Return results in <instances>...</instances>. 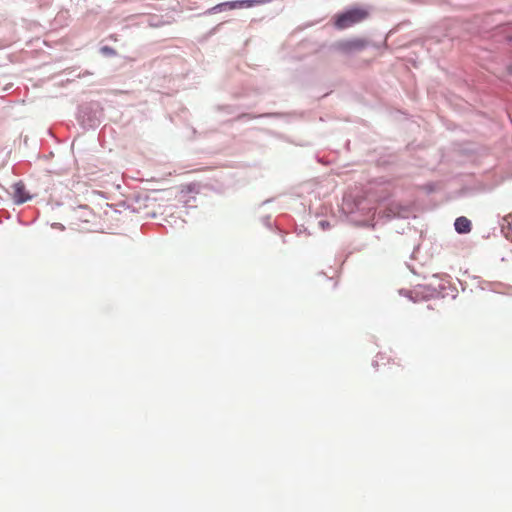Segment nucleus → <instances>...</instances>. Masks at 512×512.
Masks as SVG:
<instances>
[{
  "mask_svg": "<svg viewBox=\"0 0 512 512\" xmlns=\"http://www.w3.org/2000/svg\"><path fill=\"white\" fill-rule=\"evenodd\" d=\"M367 45L368 41L364 38L344 39L335 42L333 49L342 54L349 55L365 49Z\"/></svg>",
  "mask_w": 512,
  "mask_h": 512,
  "instance_id": "obj_2",
  "label": "nucleus"
},
{
  "mask_svg": "<svg viewBox=\"0 0 512 512\" xmlns=\"http://www.w3.org/2000/svg\"><path fill=\"white\" fill-rule=\"evenodd\" d=\"M369 15L367 8L353 7L335 15L334 25L337 29L344 30L365 21Z\"/></svg>",
  "mask_w": 512,
  "mask_h": 512,
  "instance_id": "obj_1",
  "label": "nucleus"
},
{
  "mask_svg": "<svg viewBox=\"0 0 512 512\" xmlns=\"http://www.w3.org/2000/svg\"><path fill=\"white\" fill-rule=\"evenodd\" d=\"M454 226L455 230L461 234L469 233L471 231V221L464 216L458 217L455 220Z\"/></svg>",
  "mask_w": 512,
  "mask_h": 512,
  "instance_id": "obj_4",
  "label": "nucleus"
},
{
  "mask_svg": "<svg viewBox=\"0 0 512 512\" xmlns=\"http://www.w3.org/2000/svg\"><path fill=\"white\" fill-rule=\"evenodd\" d=\"M320 224H321V226H322L323 228H326V227H328V226H329V223H328V222H326V221H321V222H320Z\"/></svg>",
  "mask_w": 512,
  "mask_h": 512,
  "instance_id": "obj_8",
  "label": "nucleus"
},
{
  "mask_svg": "<svg viewBox=\"0 0 512 512\" xmlns=\"http://www.w3.org/2000/svg\"><path fill=\"white\" fill-rule=\"evenodd\" d=\"M101 52L105 55H108V56H115L116 55V51L112 48V47H109V46H104L101 48Z\"/></svg>",
  "mask_w": 512,
  "mask_h": 512,
  "instance_id": "obj_6",
  "label": "nucleus"
},
{
  "mask_svg": "<svg viewBox=\"0 0 512 512\" xmlns=\"http://www.w3.org/2000/svg\"><path fill=\"white\" fill-rule=\"evenodd\" d=\"M377 359H378L376 361L377 363H378V361H382L383 362L384 360H389L388 357H386V355L382 354V353L378 354Z\"/></svg>",
  "mask_w": 512,
  "mask_h": 512,
  "instance_id": "obj_7",
  "label": "nucleus"
},
{
  "mask_svg": "<svg viewBox=\"0 0 512 512\" xmlns=\"http://www.w3.org/2000/svg\"><path fill=\"white\" fill-rule=\"evenodd\" d=\"M27 199H28V197H24L22 189L18 187L16 190V193L14 195L15 202L17 204H21V203H24Z\"/></svg>",
  "mask_w": 512,
  "mask_h": 512,
  "instance_id": "obj_5",
  "label": "nucleus"
},
{
  "mask_svg": "<svg viewBox=\"0 0 512 512\" xmlns=\"http://www.w3.org/2000/svg\"><path fill=\"white\" fill-rule=\"evenodd\" d=\"M269 0H237L231 2H225L217 5L214 9H221L222 7H228L229 9H237V8H250L257 5H263L268 3Z\"/></svg>",
  "mask_w": 512,
  "mask_h": 512,
  "instance_id": "obj_3",
  "label": "nucleus"
}]
</instances>
